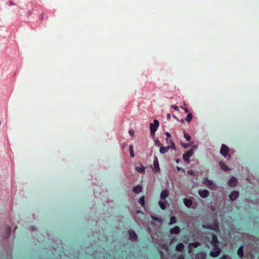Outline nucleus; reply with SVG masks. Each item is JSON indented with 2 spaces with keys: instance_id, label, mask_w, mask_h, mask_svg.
<instances>
[{
  "instance_id": "nucleus-1",
  "label": "nucleus",
  "mask_w": 259,
  "mask_h": 259,
  "mask_svg": "<svg viewBox=\"0 0 259 259\" xmlns=\"http://www.w3.org/2000/svg\"><path fill=\"white\" fill-rule=\"evenodd\" d=\"M213 251L210 252V255L212 257H218L221 252V248L219 247L218 244L211 245Z\"/></svg>"
},
{
  "instance_id": "nucleus-2",
  "label": "nucleus",
  "mask_w": 259,
  "mask_h": 259,
  "mask_svg": "<svg viewBox=\"0 0 259 259\" xmlns=\"http://www.w3.org/2000/svg\"><path fill=\"white\" fill-rule=\"evenodd\" d=\"M169 141L170 142V144H171L170 146H168L166 147L161 146L160 148L159 151L161 154L166 153V152H167L168 149H169L170 148L174 149V150H176V145H175L174 141H172V140L170 139Z\"/></svg>"
},
{
  "instance_id": "nucleus-3",
  "label": "nucleus",
  "mask_w": 259,
  "mask_h": 259,
  "mask_svg": "<svg viewBox=\"0 0 259 259\" xmlns=\"http://www.w3.org/2000/svg\"><path fill=\"white\" fill-rule=\"evenodd\" d=\"M159 125V121L157 119L154 120L153 123L150 124L151 134L154 135Z\"/></svg>"
},
{
  "instance_id": "nucleus-4",
  "label": "nucleus",
  "mask_w": 259,
  "mask_h": 259,
  "mask_svg": "<svg viewBox=\"0 0 259 259\" xmlns=\"http://www.w3.org/2000/svg\"><path fill=\"white\" fill-rule=\"evenodd\" d=\"M193 155V151L192 149H190L188 150L187 152L183 154V158L185 161L187 162V163H189V158L191 157Z\"/></svg>"
},
{
  "instance_id": "nucleus-5",
  "label": "nucleus",
  "mask_w": 259,
  "mask_h": 259,
  "mask_svg": "<svg viewBox=\"0 0 259 259\" xmlns=\"http://www.w3.org/2000/svg\"><path fill=\"white\" fill-rule=\"evenodd\" d=\"M229 148L225 144H223L221 148L220 153L222 154L225 157H226L229 153Z\"/></svg>"
},
{
  "instance_id": "nucleus-6",
  "label": "nucleus",
  "mask_w": 259,
  "mask_h": 259,
  "mask_svg": "<svg viewBox=\"0 0 259 259\" xmlns=\"http://www.w3.org/2000/svg\"><path fill=\"white\" fill-rule=\"evenodd\" d=\"M128 233L130 235V239L132 241H136L137 239L138 236L135 231L133 230H129Z\"/></svg>"
},
{
  "instance_id": "nucleus-7",
  "label": "nucleus",
  "mask_w": 259,
  "mask_h": 259,
  "mask_svg": "<svg viewBox=\"0 0 259 259\" xmlns=\"http://www.w3.org/2000/svg\"><path fill=\"white\" fill-rule=\"evenodd\" d=\"M239 196V193L237 191H233L230 195V199L233 201L236 200Z\"/></svg>"
},
{
  "instance_id": "nucleus-8",
  "label": "nucleus",
  "mask_w": 259,
  "mask_h": 259,
  "mask_svg": "<svg viewBox=\"0 0 259 259\" xmlns=\"http://www.w3.org/2000/svg\"><path fill=\"white\" fill-rule=\"evenodd\" d=\"M237 184V180L235 177H232L228 182V185L230 187H234Z\"/></svg>"
},
{
  "instance_id": "nucleus-9",
  "label": "nucleus",
  "mask_w": 259,
  "mask_h": 259,
  "mask_svg": "<svg viewBox=\"0 0 259 259\" xmlns=\"http://www.w3.org/2000/svg\"><path fill=\"white\" fill-rule=\"evenodd\" d=\"M198 193L200 196L203 198L207 197L209 195V192L207 190L199 191Z\"/></svg>"
},
{
  "instance_id": "nucleus-10",
  "label": "nucleus",
  "mask_w": 259,
  "mask_h": 259,
  "mask_svg": "<svg viewBox=\"0 0 259 259\" xmlns=\"http://www.w3.org/2000/svg\"><path fill=\"white\" fill-rule=\"evenodd\" d=\"M180 232V228L178 226H176L174 228L170 229L169 233L171 234H178Z\"/></svg>"
},
{
  "instance_id": "nucleus-11",
  "label": "nucleus",
  "mask_w": 259,
  "mask_h": 259,
  "mask_svg": "<svg viewBox=\"0 0 259 259\" xmlns=\"http://www.w3.org/2000/svg\"><path fill=\"white\" fill-rule=\"evenodd\" d=\"M136 170L140 173L143 174L145 172V167L143 166L142 164H140L139 165L135 167Z\"/></svg>"
},
{
  "instance_id": "nucleus-12",
  "label": "nucleus",
  "mask_w": 259,
  "mask_h": 259,
  "mask_svg": "<svg viewBox=\"0 0 259 259\" xmlns=\"http://www.w3.org/2000/svg\"><path fill=\"white\" fill-rule=\"evenodd\" d=\"M168 196V192L167 190H163L160 193V198L162 199H166Z\"/></svg>"
},
{
  "instance_id": "nucleus-13",
  "label": "nucleus",
  "mask_w": 259,
  "mask_h": 259,
  "mask_svg": "<svg viewBox=\"0 0 259 259\" xmlns=\"http://www.w3.org/2000/svg\"><path fill=\"white\" fill-rule=\"evenodd\" d=\"M183 201L185 206L189 208L191 207L193 203V202L191 200L187 198H184Z\"/></svg>"
},
{
  "instance_id": "nucleus-14",
  "label": "nucleus",
  "mask_w": 259,
  "mask_h": 259,
  "mask_svg": "<svg viewBox=\"0 0 259 259\" xmlns=\"http://www.w3.org/2000/svg\"><path fill=\"white\" fill-rule=\"evenodd\" d=\"M219 165L221 169H222L224 171H228L230 170V169L228 168L227 165L223 161H220L219 162Z\"/></svg>"
},
{
  "instance_id": "nucleus-15",
  "label": "nucleus",
  "mask_w": 259,
  "mask_h": 259,
  "mask_svg": "<svg viewBox=\"0 0 259 259\" xmlns=\"http://www.w3.org/2000/svg\"><path fill=\"white\" fill-rule=\"evenodd\" d=\"M212 240L210 242V244L213 245L215 244L219 243V240L218 239L217 236L215 234H212Z\"/></svg>"
},
{
  "instance_id": "nucleus-16",
  "label": "nucleus",
  "mask_w": 259,
  "mask_h": 259,
  "mask_svg": "<svg viewBox=\"0 0 259 259\" xmlns=\"http://www.w3.org/2000/svg\"><path fill=\"white\" fill-rule=\"evenodd\" d=\"M153 164L155 168V171L157 172L159 170V167L157 158L156 157L153 162Z\"/></svg>"
},
{
  "instance_id": "nucleus-17",
  "label": "nucleus",
  "mask_w": 259,
  "mask_h": 259,
  "mask_svg": "<svg viewBox=\"0 0 259 259\" xmlns=\"http://www.w3.org/2000/svg\"><path fill=\"white\" fill-rule=\"evenodd\" d=\"M237 254L240 257H242L244 256L243 247L242 246L239 247L237 250Z\"/></svg>"
},
{
  "instance_id": "nucleus-18",
  "label": "nucleus",
  "mask_w": 259,
  "mask_h": 259,
  "mask_svg": "<svg viewBox=\"0 0 259 259\" xmlns=\"http://www.w3.org/2000/svg\"><path fill=\"white\" fill-rule=\"evenodd\" d=\"M184 248V245L183 243H180L177 244L176 247V250L178 251H182Z\"/></svg>"
},
{
  "instance_id": "nucleus-19",
  "label": "nucleus",
  "mask_w": 259,
  "mask_h": 259,
  "mask_svg": "<svg viewBox=\"0 0 259 259\" xmlns=\"http://www.w3.org/2000/svg\"><path fill=\"white\" fill-rule=\"evenodd\" d=\"M142 188L140 185H138L133 188V191L135 193H139L142 191Z\"/></svg>"
},
{
  "instance_id": "nucleus-20",
  "label": "nucleus",
  "mask_w": 259,
  "mask_h": 259,
  "mask_svg": "<svg viewBox=\"0 0 259 259\" xmlns=\"http://www.w3.org/2000/svg\"><path fill=\"white\" fill-rule=\"evenodd\" d=\"M203 183L206 185H207L209 188L211 185H213L212 182L207 179H205Z\"/></svg>"
},
{
  "instance_id": "nucleus-21",
  "label": "nucleus",
  "mask_w": 259,
  "mask_h": 259,
  "mask_svg": "<svg viewBox=\"0 0 259 259\" xmlns=\"http://www.w3.org/2000/svg\"><path fill=\"white\" fill-rule=\"evenodd\" d=\"M197 246V244L196 243H190L189 244V249L188 251L189 253L191 252L192 251V248L191 247H196Z\"/></svg>"
},
{
  "instance_id": "nucleus-22",
  "label": "nucleus",
  "mask_w": 259,
  "mask_h": 259,
  "mask_svg": "<svg viewBox=\"0 0 259 259\" xmlns=\"http://www.w3.org/2000/svg\"><path fill=\"white\" fill-rule=\"evenodd\" d=\"M158 204L161 209L164 210L166 207L165 202L159 201Z\"/></svg>"
},
{
  "instance_id": "nucleus-23",
  "label": "nucleus",
  "mask_w": 259,
  "mask_h": 259,
  "mask_svg": "<svg viewBox=\"0 0 259 259\" xmlns=\"http://www.w3.org/2000/svg\"><path fill=\"white\" fill-rule=\"evenodd\" d=\"M139 203L142 206H144L145 205V198L144 196H141L139 200Z\"/></svg>"
},
{
  "instance_id": "nucleus-24",
  "label": "nucleus",
  "mask_w": 259,
  "mask_h": 259,
  "mask_svg": "<svg viewBox=\"0 0 259 259\" xmlns=\"http://www.w3.org/2000/svg\"><path fill=\"white\" fill-rule=\"evenodd\" d=\"M193 117V115L192 113H188L187 115V117L186 118V120L189 122L192 120Z\"/></svg>"
},
{
  "instance_id": "nucleus-25",
  "label": "nucleus",
  "mask_w": 259,
  "mask_h": 259,
  "mask_svg": "<svg viewBox=\"0 0 259 259\" xmlns=\"http://www.w3.org/2000/svg\"><path fill=\"white\" fill-rule=\"evenodd\" d=\"M129 150H130V156L132 157H134L135 156V155H134L133 145H131L130 146Z\"/></svg>"
},
{
  "instance_id": "nucleus-26",
  "label": "nucleus",
  "mask_w": 259,
  "mask_h": 259,
  "mask_svg": "<svg viewBox=\"0 0 259 259\" xmlns=\"http://www.w3.org/2000/svg\"><path fill=\"white\" fill-rule=\"evenodd\" d=\"M177 222V220H176V218L175 217H171L170 218V222H169V224L170 225H172L174 224H175L176 222Z\"/></svg>"
},
{
  "instance_id": "nucleus-27",
  "label": "nucleus",
  "mask_w": 259,
  "mask_h": 259,
  "mask_svg": "<svg viewBox=\"0 0 259 259\" xmlns=\"http://www.w3.org/2000/svg\"><path fill=\"white\" fill-rule=\"evenodd\" d=\"M184 134L185 138L187 140V141H189L191 140V136L185 132H184Z\"/></svg>"
},
{
  "instance_id": "nucleus-28",
  "label": "nucleus",
  "mask_w": 259,
  "mask_h": 259,
  "mask_svg": "<svg viewBox=\"0 0 259 259\" xmlns=\"http://www.w3.org/2000/svg\"><path fill=\"white\" fill-rule=\"evenodd\" d=\"M165 135L166 136V143H168V141L169 140V138H171V135H170V133H169L168 132H166Z\"/></svg>"
},
{
  "instance_id": "nucleus-29",
  "label": "nucleus",
  "mask_w": 259,
  "mask_h": 259,
  "mask_svg": "<svg viewBox=\"0 0 259 259\" xmlns=\"http://www.w3.org/2000/svg\"><path fill=\"white\" fill-rule=\"evenodd\" d=\"M162 248L165 251H167L168 250V246L166 244L164 243L162 245Z\"/></svg>"
},
{
  "instance_id": "nucleus-30",
  "label": "nucleus",
  "mask_w": 259,
  "mask_h": 259,
  "mask_svg": "<svg viewBox=\"0 0 259 259\" xmlns=\"http://www.w3.org/2000/svg\"><path fill=\"white\" fill-rule=\"evenodd\" d=\"M11 229L10 227H8L7 228V238H8L11 234Z\"/></svg>"
},
{
  "instance_id": "nucleus-31",
  "label": "nucleus",
  "mask_w": 259,
  "mask_h": 259,
  "mask_svg": "<svg viewBox=\"0 0 259 259\" xmlns=\"http://www.w3.org/2000/svg\"><path fill=\"white\" fill-rule=\"evenodd\" d=\"M208 228L210 229L215 230L218 229V225L217 224H215L214 226H212V227H209Z\"/></svg>"
},
{
  "instance_id": "nucleus-32",
  "label": "nucleus",
  "mask_w": 259,
  "mask_h": 259,
  "mask_svg": "<svg viewBox=\"0 0 259 259\" xmlns=\"http://www.w3.org/2000/svg\"><path fill=\"white\" fill-rule=\"evenodd\" d=\"M128 133L132 137H134L135 135V131L133 129L129 130Z\"/></svg>"
},
{
  "instance_id": "nucleus-33",
  "label": "nucleus",
  "mask_w": 259,
  "mask_h": 259,
  "mask_svg": "<svg viewBox=\"0 0 259 259\" xmlns=\"http://www.w3.org/2000/svg\"><path fill=\"white\" fill-rule=\"evenodd\" d=\"M187 174L189 175H191L192 176H195V172L192 170H190L187 171Z\"/></svg>"
},
{
  "instance_id": "nucleus-34",
  "label": "nucleus",
  "mask_w": 259,
  "mask_h": 259,
  "mask_svg": "<svg viewBox=\"0 0 259 259\" xmlns=\"http://www.w3.org/2000/svg\"><path fill=\"white\" fill-rule=\"evenodd\" d=\"M155 145L157 147H160L161 145L160 142L158 140H157L155 141Z\"/></svg>"
},
{
  "instance_id": "nucleus-35",
  "label": "nucleus",
  "mask_w": 259,
  "mask_h": 259,
  "mask_svg": "<svg viewBox=\"0 0 259 259\" xmlns=\"http://www.w3.org/2000/svg\"><path fill=\"white\" fill-rule=\"evenodd\" d=\"M171 108H173L174 110H176V111H178L179 110V107L176 106V105H171Z\"/></svg>"
},
{
  "instance_id": "nucleus-36",
  "label": "nucleus",
  "mask_w": 259,
  "mask_h": 259,
  "mask_svg": "<svg viewBox=\"0 0 259 259\" xmlns=\"http://www.w3.org/2000/svg\"><path fill=\"white\" fill-rule=\"evenodd\" d=\"M182 146L185 148H188V147H190V145L189 144H183Z\"/></svg>"
},
{
  "instance_id": "nucleus-37",
  "label": "nucleus",
  "mask_w": 259,
  "mask_h": 259,
  "mask_svg": "<svg viewBox=\"0 0 259 259\" xmlns=\"http://www.w3.org/2000/svg\"><path fill=\"white\" fill-rule=\"evenodd\" d=\"M177 259H185L184 256L183 254H181L178 256Z\"/></svg>"
},
{
  "instance_id": "nucleus-38",
  "label": "nucleus",
  "mask_w": 259,
  "mask_h": 259,
  "mask_svg": "<svg viewBox=\"0 0 259 259\" xmlns=\"http://www.w3.org/2000/svg\"><path fill=\"white\" fill-rule=\"evenodd\" d=\"M44 13H42L40 16V19L41 20H42L44 19Z\"/></svg>"
},
{
  "instance_id": "nucleus-39",
  "label": "nucleus",
  "mask_w": 259,
  "mask_h": 259,
  "mask_svg": "<svg viewBox=\"0 0 259 259\" xmlns=\"http://www.w3.org/2000/svg\"><path fill=\"white\" fill-rule=\"evenodd\" d=\"M184 110L185 113H188L189 111V109L187 108H184Z\"/></svg>"
},
{
  "instance_id": "nucleus-40",
  "label": "nucleus",
  "mask_w": 259,
  "mask_h": 259,
  "mask_svg": "<svg viewBox=\"0 0 259 259\" xmlns=\"http://www.w3.org/2000/svg\"><path fill=\"white\" fill-rule=\"evenodd\" d=\"M167 118L169 119L170 118V114L169 113H168L167 114Z\"/></svg>"
},
{
  "instance_id": "nucleus-41",
  "label": "nucleus",
  "mask_w": 259,
  "mask_h": 259,
  "mask_svg": "<svg viewBox=\"0 0 259 259\" xmlns=\"http://www.w3.org/2000/svg\"><path fill=\"white\" fill-rule=\"evenodd\" d=\"M177 169L178 171H180L181 170V168L178 166L177 167Z\"/></svg>"
},
{
  "instance_id": "nucleus-42",
  "label": "nucleus",
  "mask_w": 259,
  "mask_h": 259,
  "mask_svg": "<svg viewBox=\"0 0 259 259\" xmlns=\"http://www.w3.org/2000/svg\"><path fill=\"white\" fill-rule=\"evenodd\" d=\"M10 5H14V3H13L12 1H11V2H10Z\"/></svg>"
},
{
  "instance_id": "nucleus-43",
  "label": "nucleus",
  "mask_w": 259,
  "mask_h": 259,
  "mask_svg": "<svg viewBox=\"0 0 259 259\" xmlns=\"http://www.w3.org/2000/svg\"><path fill=\"white\" fill-rule=\"evenodd\" d=\"M170 139H171V138H169V140H170ZM169 143L170 144V142L169 141V140H168V143H167V144H169Z\"/></svg>"
},
{
  "instance_id": "nucleus-44",
  "label": "nucleus",
  "mask_w": 259,
  "mask_h": 259,
  "mask_svg": "<svg viewBox=\"0 0 259 259\" xmlns=\"http://www.w3.org/2000/svg\"><path fill=\"white\" fill-rule=\"evenodd\" d=\"M181 108L183 109H184V108H185V107H184V106H181Z\"/></svg>"
},
{
  "instance_id": "nucleus-45",
  "label": "nucleus",
  "mask_w": 259,
  "mask_h": 259,
  "mask_svg": "<svg viewBox=\"0 0 259 259\" xmlns=\"http://www.w3.org/2000/svg\"><path fill=\"white\" fill-rule=\"evenodd\" d=\"M173 117H174V118H176V116H175V115H173Z\"/></svg>"
}]
</instances>
